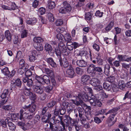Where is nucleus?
<instances>
[{
    "mask_svg": "<svg viewBox=\"0 0 131 131\" xmlns=\"http://www.w3.org/2000/svg\"><path fill=\"white\" fill-rule=\"evenodd\" d=\"M42 70L43 72H45L48 74L50 77L54 76L53 72L52 70H50L48 68L45 67Z\"/></svg>",
    "mask_w": 131,
    "mask_h": 131,
    "instance_id": "bb28decb",
    "label": "nucleus"
},
{
    "mask_svg": "<svg viewBox=\"0 0 131 131\" xmlns=\"http://www.w3.org/2000/svg\"><path fill=\"white\" fill-rule=\"evenodd\" d=\"M53 88V86L49 85L45 87V90L47 92H50L52 90Z\"/></svg>",
    "mask_w": 131,
    "mask_h": 131,
    "instance_id": "864d4df0",
    "label": "nucleus"
},
{
    "mask_svg": "<svg viewBox=\"0 0 131 131\" xmlns=\"http://www.w3.org/2000/svg\"><path fill=\"white\" fill-rule=\"evenodd\" d=\"M64 41L60 42L59 44L58 47L54 42H53L54 44V46L53 47L54 49V52L58 57H60L61 54V51L62 52L65 53L66 51L67 48L66 46L63 43Z\"/></svg>",
    "mask_w": 131,
    "mask_h": 131,
    "instance_id": "f257e3e1",
    "label": "nucleus"
},
{
    "mask_svg": "<svg viewBox=\"0 0 131 131\" xmlns=\"http://www.w3.org/2000/svg\"><path fill=\"white\" fill-rule=\"evenodd\" d=\"M20 23L17 26V28H18L19 30L21 31V38H24L27 36V31L26 29H24L25 26L23 25V20L20 18H19Z\"/></svg>",
    "mask_w": 131,
    "mask_h": 131,
    "instance_id": "423d86ee",
    "label": "nucleus"
},
{
    "mask_svg": "<svg viewBox=\"0 0 131 131\" xmlns=\"http://www.w3.org/2000/svg\"><path fill=\"white\" fill-rule=\"evenodd\" d=\"M89 97V101L91 104L93 106L95 105L98 102V101H97V98L96 96L92 95L90 96Z\"/></svg>",
    "mask_w": 131,
    "mask_h": 131,
    "instance_id": "4be33fe9",
    "label": "nucleus"
},
{
    "mask_svg": "<svg viewBox=\"0 0 131 131\" xmlns=\"http://www.w3.org/2000/svg\"><path fill=\"white\" fill-rule=\"evenodd\" d=\"M70 105L71 106H69V108H68L67 109L69 112H71L72 111L73 108L74 107L75 105H79L80 104V103L78 101H75L72 100L70 102Z\"/></svg>",
    "mask_w": 131,
    "mask_h": 131,
    "instance_id": "2eb2a0df",
    "label": "nucleus"
},
{
    "mask_svg": "<svg viewBox=\"0 0 131 131\" xmlns=\"http://www.w3.org/2000/svg\"><path fill=\"white\" fill-rule=\"evenodd\" d=\"M31 100H35L36 99V94L32 93V92L29 96Z\"/></svg>",
    "mask_w": 131,
    "mask_h": 131,
    "instance_id": "0e129e2a",
    "label": "nucleus"
},
{
    "mask_svg": "<svg viewBox=\"0 0 131 131\" xmlns=\"http://www.w3.org/2000/svg\"><path fill=\"white\" fill-rule=\"evenodd\" d=\"M2 73L5 75L9 76L10 72L7 67H5L2 70Z\"/></svg>",
    "mask_w": 131,
    "mask_h": 131,
    "instance_id": "ea45409f",
    "label": "nucleus"
},
{
    "mask_svg": "<svg viewBox=\"0 0 131 131\" xmlns=\"http://www.w3.org/2000/svg\"><path fill=\"white\" fill-rule=\"evenodd\" d=\"M33 41L36 43H40L42 42L43 41V38L39 37H34L33 39Z\"/></svg>",
    "mask_w": 131,
    "mask_h": 131,
    "instance_id": "473e14b6",
    "label": "nucleus"
},
{
    "mask_svg": "<svg viewBox=\"0 0 131 131\" xmlns=\"http://www.w3.org/2000/svg\"><path fill=\"white\" fill-rule=\"evenodd\" d=\"M63 7L60 8L59 10V12L62 14H65L70 12L71 10L70 5L67 2L63 3Z\"/></svg>",
    "mask_w": 131,
    "mask_h": 131,
    "instance_id": "0eeeda50",
    "label": "nucleus"
},
{
    "mask_svg": "<svg viewBox=\"0 0 131 131\" xmlns=\"http://www.w3.org/2000/svg\"><path fill=\"white\" fill-rule=\"evenodd\" d=\"M76 72L77 74L81 75L83 73V69L77 67L76 69Z\"/></svg>",
    "mask_w": 131,
    "mask_h": 131,
    "instance_id": "4d7b16f0",
    "label": "nucleus"
},
{
    "mask_svg": "<svg viewBox=\"0 0 131 131\" xmlns=\"http://www.w3.org/2000/svg\"><path fill=\"white\" fill-rule=\"evenodd\" d=\"M23 56L22 55L21 52L19 51L17 52V55L16 58L18 59H19L20 58L22 57Z\"/></svg>",
    "mask_w": 131,
    "mask_h": 131,
    "instance_id": "680f3d73",
    "label": "nucleus"
},
{
    "mask_svg": "<svg viewBox=\"0 0 131 131\" xmlns=\"http://www.w3.org/2000/svg\"><path fill=\"white\" fill-rule=\"evenodd\" d=\"M110 66L108 64H106L104 68V72H106L107 74H108L110 72Z\"/></svg>",
    "mask_w": 131,
    "mask_h": 131,
    "instance_id": "8fccbe9b",
    "label": "nucleus"
},
{
    "mask_svg": "<svg viewBox=\"0 0 131 131\" xmlns=\"http://www.w3.org/2000/svg\"><path fill=\"white\" fill-rule=\"evenodd\" d=\"M92 15L91 14L90 12H87L85 14V18L86 20H90Z\"/></svg>",
    "mask_w": 131,
    "mask_h": 131,
    "instance_id": "5fc2aeb1",
    "label": "nucleus"
},
{
    "mask_svg": "<svg viewBox=\"0 0 131 131\" xmlns=\"http://www.w3.org/2000/svg\"><path fill=\"white\" fill-rule=\"evenodd\" d=\"M35 48L36 50L39 51H41L43 49V47L42 45L40 43L37 44L35 46Z\"/></svg>",
    "mask_w": 131,
    "mask_h": 131,
    "instance_id": "79ce46f5",
    "label": "nucleus"
},
{
    "mask_svg": "<svg viewBox=\"0 0 131 131\" xmlns=\"http://www.w3.org/2000/svg\"><path fill=\"white\" fill-rule=\"evenodd\" d=\"M21 81L19 79H17L14 81H12L11 86L13 88H15L17 86L20 87L21 85Z\"/></svg>",
    "mask_w": 131,
    "mask_h": 131,
    "instance_id": "f3484780",
    "label": "nucleus"
},
{
    "mask_svg": "<svg viewBox=\"0 0 131 131\" xmlns=\"http://www.w3.org/2000/svg\"><path fill=\"white\" fill-rule=\"evenodd\" d=\"M90 79V77L88 75H85L82 76L81 78V81L83 84H87V81Z\"/></svg>",
    "mask_w": 131,
    "mask_h": 131,
    "instance_id": "a878e982",
    "label": "nucleus"
},
{
    "mask_svg": "<svg viewBox=\"0 0 131 131\" xmlns=\"http://www.w3.org/2000/svg\"><path fill=\"white\" fill-rule=\"evenodd\" d=\"M103 88L107 91H109L111 89V86L106 83H104L103 84Z\"/></svg>",
    "mask_w": 131,
    "mask_h": 131,
    "instance_id": "de8ad7c7",
    "label": "nucleus"
},
{
    "mask_svg": "<svg viewBox=\"0 0 131 131\" xmlns=\"http://www.w3.org/2000/svg\"><path fill=\"white\" fill-rule=\"evenodd\" d=\"M14 36L15 37L14 39V43L17 44L18 42H19L20 41V39H19V38L20 37V35L17 34H16Z\"/></svg>",
    "mask_w": 131,
    "mask_h": 131,
    "instance_id": "a19ab883",
    "label": "nucleus"
},
{
    "mask_svg": "<svg viewBox=\"0 0 131 131\" xmlns=\"http://www.w3.org/2000/svg\"><path fill=\"white\" fill-rule=\"evenodd\" d=\"M98 71V68L95 67L93 64L90 65L88 67L87 71L89 73H95V71Z\"/></svg>",
    "mask_w": 131,
    "mask_h": 131,
    "instance_id": "dca6fc26",
    "label": "nucleus"
},
{
    "mask_svg": "<svg viewBox=\"0 0 131 131\" xmlns=\"http://www.w3.org/2000/svg\"><path fill=\"white\" fill-rule=\"evenodd\" d=\"M126 36L127 37H131V29L127 30L125 32Z\"/></svg>",
    "mask_w": 131,
    "mask_h": 131,
    "instance_id": "338daca9",
    "label": "nucleus"
},
{
    "mask_svg": "<svg viewBox=\"0 0 131 131\" xmlns=\"http://www.w3.org/2000/svg\"><path fill=\"white\" fill-rule=\"evenodd\" d=\"M117 58L119 61H126L127 57L126 55H119L118 56Z\"/></svg>",
    "mask_w": 131,
    "mask_h": 131,
    "instance_id": "c9c22d12",
    "label": "nucleus"
},
{
    "mask_svg": "<svg viewBox=\"0 0 131 131\" xmlns=\"http://www.w3.org/2000/svg\"><path fill=\"white\" fill-rule=\"evenodd\" d=\"M47 17L50 22H52L54 20L53 15L51 13H49L47 14Z\"/></svg>",
    "mask_w": 131,
    "mask_h": 131,
    "instance_id": "72a5a7b5",
    "label": "nucleus"
},
{
    "mask_svg": "<svg viewBox=\"0 0 131 131\" xmlns=\"http://www.w3.org/2000/svg\"><path fill=\"white\" fill-rule=\"evenodd\" d=\"M5 35L6 38L9 41H11L12 34L10 32L9 30H7L5 31Z\"/></svg>",
    "mask_w": 131,
    "mask_h": 131,
    "instance_id": "c85d7f7f",
    "label": "nucleus"
},
{
    "mask_svg": "<svg viewBox=\"0 0 131 131\" xmlns=\"http://www.w3.org/2000/svg\"><path fill=\"white\" fill-rule=\"evenodd\" d=\"M59 61L60 66L63 68H67L69 66V64L67 60L64 58L62 60L61 58L59 59Z\"/></svg>",
    "mask_w": 131,
    "mask_h": 131,
    "instance_id": "aec40b11",
    "label": "nucleus"
},
{
    "mask_svg": "<svg viewBox=\"0 0 131 131\" xmlns=\"http://www.w3.org/2000/svg\"><path fill=\"white\" fill-rule=\"evenodd\" d=\"M19 67H22L24 69H28V64L25 63V61L23 59L20 60Z\"/></svg>",
    "mask_w": 131,
    "mask_h": 131,
    "instance_id": "7c9ffc66",
    "label": "nucleus"
},
{
    "mask_svg": "<svg viewBox=\"0 0 131 131\" xmlns=\"http://www.w3.org/2000/svg\"><path fill=\"white\" fill-rule=\"evenodd\" d=\"M85 89L86 91H88V93L90 94V95H89L90 96L92 95V89L90 88L88 86L86 87H85Z\"/></svg>",
    "mask_w": 131,
    "mask_h": 131,
    "instance_id": "13d9d810",
    "label": "nucleus"
},
{
    "mask_svg": "<svg viewBox=\"0 0 131 131\" xmlns=\"http://www.w3.org/2000/svg\"><path fill=\"white\" fill-rule=\"evenodd\" d=\"M36 108V105L34 103H31L28 106H25L23 107V108L24 110L28 108L29 111L31 113H33L35 112Z\"/></svg>",
    "mask_w": 131,
    "mask_h": 131,
    "instance_id": "4468645a",
    "label": "nucleus"
},
{
    "mask_svg": "<svg viewBox=\"0 0 131 131\" xmlns=\"http://www.w3.org/2000/svg\"><path fill=\"white\" fill-rule=\"evenodd\" d=\"M69 103L67 102H64L61 105L62 109L60 111V114L61 115H63L65 113L66 109L69 107Z\"/></svg>",
    "mask_w": 131,
    "mask_h": 131,
    "instance_id": "a211bd4d",
    "label": "nucleus"
},
{
    "mask_svg": "<svg viewBox=\"0 0 131 131\" xmlns=\"http://www.w3.org/2000/svg\"><path fill=\"white\" fill-rule=\"evenodd\" d=\"M114 24V22L113 21H112L108 23L107 26L105 28H104L102 30L103 32H105L107 31H108L111 30L113 28Z\"/></svg>",
    "mask_w": 131,
    "mask_h": 131,
    "instance_id": "b1692460",
    "label": "nucleus"
},
{
    "mask_svg": "<svg viewBox=\"0 0 131 131\" xmlns=\"http://www.w3.org/2000/svg\"><path fill=\"white\" fill-rule=\"evenodd\" d=\"M57 38L60 42L65 41V38L61 33H59L57 35Z\"/></svg>",
    "mask_w": 131,
    "mask_h": 131,
    "instance_id": "4c0bfd02",
    "label": "nucleus"
},
{
    "mask_svg": "<svg viewBox=\"0 0 131 131\" xmlns=\"http://www.w3.org/2000/svg\"><path fill=\"white\" fill-rule=\"evenodd\" d=\"M7 102V101L5 100H2L0 103V108H2L3 109L4 107L5 106L4 105Z\"/></svg>",
    "mask_w": 131,
    "mask_h": 131,
    "instance_id": "774afa93",
    "label": "nucleus"
},
{
    "mask_svg": "<svg viewBox=\"0 0 131 131\" xmlns=\"http://www.w3.org/2000/svg\"><path fill=\"white\" fill-rule=\"evenodd\" d=\"M19 117L20 114L19 113L10 114L9 117L6 119V121L8 122V121H10L12 120H15L18 119H19Z\"/></svg>",
    "mask_w": 131,
    "mask_h": 131,
    "instance_id": "ddd939ff",
    "label": "nucleus"
},
{
    "mask_svg": "<svg viewBox=\"0 0 131 131\" xmlns=\"http://www.w3.org/2000/svg\"><path fill=\"white\" fill-rule=\"evenodd\" d=\"M116 108H114L111 110H110L106 114L110 113H113V114H111L110 116L108 117V119L107 120V123L108 125L109 126H111L114 124L116 121V120L114 121H113L114 119V116L116 114V113H115V112L117 111Z\"/></svg>",
    "mask_w": 131,
    "mask_h": 131,
    "instance_id": "20e7f679",
    "label": "nucleus"
},
{
    "mask_svg": "<svg viewBox=\"0 0 131 131\" xmlns=\"http://www.w3.org/2000/svg\"><path fill=\"white\" fill-rule=\"evenodd\" d=\"M90 97L85 94H79L78 96H77L76 97V100L75 101H77L80 103L82 102V101L83 100L85 101H87L89 99Z\"/></svg>",
    "mask_w": 131,
    "mask_h": 131,
    "instance_id": "9b49d317",
    "label": "nucleus"
},
{
    "mask_svg": "<svg viewBox=\"0 0 131 131\" xmlns=\"http://www.w3.org/2000/svg\"><path fill=\"white\" fill-rule=\"evenodd\" d=\"M20 67V68L18 70V73L20 74H23L24 72L27 69H24L22 67Z\"/></svg>",
    "mask_w": 131,
    "mask_h": 131,
    "instance_id": "69168bd1",
    "label": "nucleus"
},
{
    "mask_svg": "<svg viewBox=\"0 0 131 131\" xmlns=\"http://www.w3.org/2000/svg\"><path fill=\"white\" fill-rule=\"evenodd\" d=\"M55 3L53 1L49 2L48 4V7L50 9H52L55 7Z\"/></svg>",
    "mask_w": 131,
    "mask_h": 131,
    "instance_id": "37998d69",
    "label": "nucleus"
},
{
    "mask_svg": "<svg viewBox=\"0 0 131 131\" xmlns=\"http://www.w3.org/2000/svg\"><path fill=\"white\" fill-rule=\"evenodd\" d=\"M8 91L6 89L4 90L1 96V98L2 99H4L6 98L8 94Z\"/></svg>",
    "mask_w": 131,
    "mask_h": 131,
    "instance_id": "49530a36",
    "label": "nucleus"
},
{
    "mask_svg": "<svg viewBox=\"0 0 131 131\" xmlns=\"http://www.w3.org/2000/svg\"><path fill=\"white\" fill-rule=\"evenodd\" d=\"M35 79L37 82L40 84H48L50 82V80L49 77L47 75H44L43 77L37 75L35 77Z\"/></svg>",
    "mask_w": 131,
    "mask_h": 131,
    "instance_id": "7ed1b4c3",
    "label": "nucleus"
},
{
    "mask_svg": "<svg viewBox=\"0 0 131 131\" xmlns=\"http://www.w3.org/2000/svg\"><path fill=\"white\" fill-rule=\"evenodd\" d=\"M37 21V19L33 17L31 18H27L26 19V22L28 24L33 25L36 24Z\"/></svg>",
    "mask_w": 131,
    "mask_h": 131,
    "instance_id": "412c9836",
    "label": "nucleus"
},
{
    "mask_svg": "<svg viewBox=\"0 0 131 131\" xmlns=\"http://www.w3.org/2000/svg\"><path fill=\"white\" fill-rule=\"evenodd\" d=\"M111 87L112 89L114 92H116L119 90L118 87L115 84H112Z\"/></svg>",
    "mask_w": 131,
    "mask_h": 131,
    "instance_id": "c03bdc74",
    "label": "nucleus"
},
{
    "mask_svg": "<svg viewBox=\"0 0 131 131\" xmlns=\"http://www.w3.org/2000/svg\"><path fill=\"white\" fill-rule=\"evenodd\" d=\"M39 1L35 0L32 3V6L35 8H37L39 5Z\"/></svg>",
    "mask_w": 131,
    "mask_h": 131,
    "instance_id": "bf43d9fd",
    "label": "nucleus"
},
{
    "mask_svg": "<svg viewBox=\"0 0 131 131\" xmlns=\"http://www.w3.org/2000/svg\"><path fill=\"white\" fill-rule=\"evenodd\" d=\"M115 77L114 76H110L107 78V80L108 82L112 83L115 81Z\"/></svg>",
    "mask_w": 131,
    "mask_h": 131,
    "instance_id": "603ef678",
    "label": "nucleus"
},
{
    "mask_svg": "<svg viewBox=\"0 0 131 131\" xmlns=\"http://www.w3.org/2000/svg\"><path fill=\"white\" fill-rule=\"evenodd\" d=\"M90 83L94 86V89L98 90V80L95 78H93L90 81Z\"/></svg>",
    "mask_w": 131,
    "mask_h": 131,
    "instance_id": "6ab92c4d",
    "label": "nucleus"
},
{
    "mask_svg": "<svg viewBox=\"0 0 131 131\" xmlns=\"http://www.w3.org/2000/svg\"><path fill=\"white\" fill-rule=\"evenodd\" d=\"M33 89L34 92L39 94L41 99L44 100L46 96L45 94L44 93L43 90L39 86L34 85L33 86Z\"/></svg>",
    "mask_w": 131,
    "mask_h": 131,
    "instance_id": "39448f33",
    "label": "nucleus"
},
{
    "mask_svg": "<svg viewBox=\"0 0 131 131\" xmlns=\"http://www.w3.org/2000/svg\"><path fill=\"white\" fill-rule=\"evenodd\" d=\"M102 86L99 85V91H99V98H100V100L101 101H102L104 98H107L108 97V95L105 93L102 90Z\"/></svg>",
    "mask_w": 131,
    "mask_h": 131,
    "instance_id": "f8f14e48",
    "label": "nucleus"
},
{
    "mask_svg": "<svg viewBox=\"0 0 131 131\" xmlns=\"http://www.w3.org/2000/svg\"><path fill=\"white\" fill-rule=\"evenodd\" d=\"M36 51L35 50L32 51L29 56V59L30 62L34 61L36 59Z\"/></svg>",
    "mask_w": 131,
    "mask_h": 131,
    "instance_id": "5701e85b",
    "label": "nucleus"
},
{
    "mask_svg": "<svg viewBox=\"0 0 131 131\" xmlns=\"http://www.w3.org/2000/svg\"><path fill=\"white\" fill-rule=\"evenodd\" d=\"M39 12L41 15H43L45 14V9L43 7L40 8L39 9Z\"/></svg>",
    "mask_w": 131,
    "mask_h": 131,
    "instance_id": "e2e57ef3",
    "label": "nucleus"
},
{
    "mask_svg": "<svg viewBox=\"0 0 131 131\" xmlns=\"http://www.w3.org/2000/svg\"><path fill=\"white\" fill-rule=\"evenodd\" d=\"M45 49L46 51L51 52L52 50V48L50 45L48 43H46L44 46Z\"/></svg>",
    "mask_w": 131,
    "mask_h": 131,
    "instance_id": "2f4dec72",
    "label": "nucleus"
},
{
    "mask_svg": "<svg viewBox=\"0 0 131 131\" xmlns=\"http://www.w3.org/2000/svg\"><path fill=\"white\" fill-rule=\"evenodd\" d=\"M45 61L47 63L50 65L52 67H56L57 66L56 64L54 62L53 59L51 58H46Z\"/></svg>",
    "mask_w": 131,
    "mask_h": 131,
    "instance_id": "393cba45",
    "label": "nucleus"
},
{
    "mask_svg": "<svg viewBox=\"0 0 131 131\" xmlns=\"http://www.w3.org/2000/svg\"><path fill=\"white\" fill-rule=\"evenodd\" d=\"M24 110H25L23 108L20 111L19 119L20 120L23 121L27 119H30L32 118L33 115L30 114L29 115L26 112L22 114Z\"/></svg>",
    "mask_w": 131,
    "mask_h": 131,
    "instance_id": "1a4fd4ad",
    "label": "nucleus"
},
{
    "mask_svg": "<svg viewBox=\"0 0 131 131\" xmlns=\"http://www.w3.org/2000/svg\"><path fill=\"white\" fill-rule=\"evenodd\" d=\"M7 122L9 129L12 131L16 129L15 125L10 121H8Z\"/></svg>",
    "mask_w": 131,
    "mask_h": 131,
    "instance_id": "e433bc0d",
    "label": "nucleus"
},
{
    "mask_svg": "<svg viewBox=\"0 0 131 131\" xmlns=\"http://www.w3.org/2000/svg\"><path fill=\"white\" fill-rule=\"evenodd\" d=\"M55 24L57 26H60L63 24V21L61 19H57L56 22Z\"/></svg>",
    "mask_w": 131,
    "mask_h": 131,
    "instance_id": "052dcab7",
    "label": "nucleus"
},
{
    "mask_svg": "<svg viewBox=\"0 0 131 131\" xmlns=\"http://www.w3.org/2000/svg\"><path fill=\"white\" fill-rule=\"evenodd\" d=\"M66 73L69 77L70 78L73 77L74 74V72L72 68H71L67 69Z\"/></svg>",
    "mask_w": 131,
    "mask_h": 131,
    "instance_id": "cd10ccee",
    "label": "nucleus"
},
{
    "mask_svg": "<svg viewBox=\"0 0 131 131\" xmlns=\"http://www.w3.org/2000/svg\"><path fill=\"white\" fill-rule=\"evenodd\" d=\"M65 42L66 41L67 42L70 41L71 39V35L68 33H67L65 36Z\"/></svg>",
    "mask_w": 131,
    "mask_h": 131,
    "instance_id": "09e8293b",
    "label": "nucleus"
},
{
    "mask_svg": "<svg viewBox=\"0 0 131 131\" xmlns=\"http://www.w3.org/2000/svg\"><path fill=\"white\" fill-rule=\"evenodd\" d=\"M7 5H3L1 7L3 9L5 10H14L16 8V5L14 2H11L10 1H8L6 3Z\"/></svg>",
    "mask_w": 131,
    "mask_h": 131,
    "instance_id": "6e6552de",
    "label": "nucleus"
},
{
    "mask_svg": "<svg viewBox=\"0 0 131 131\" xmlns=\"http://www.w3.org/2000/svg\"><path fill=\"white\" fill-rule=\"evenodd\" d=\"M12 106L10 105H7L5 106L3 109L6 111H7L12 112L13 110H12Z\"/></svg>",
    "mask_w": 131,
    "mask_h": 131,
    "instance_id": "3c124183",
    "label": "nucleus"
},
{
    "mask_svg": "<svg viewBox=\"0 0 131 131\" xmlns=\"http://www.w3.org/2000/svg\"><path fill=\"white\" fill-rule=\"evenodd\" d=\"M8 122L6 121V120L5 121L4 120L2 119H0V124L2 127H6V123Z\"/></svg>",
    "mask_w": 131,
    "mask_h": 131,
    "instance_id": "6e6d98bb",
    "label": "nucleus"
},
{
    "mask_svg": "<svg viewBox=\"0 0 131 131\" xmlns=\"http://www.w3.org/2000/svg\"><path fill=\"white\" fill-rule=\"evenodd\" d=\"M73 43L70 41H68L67 43V47L68 49L70 50H72L73 48Z\"/></svg>",
    "mask_w": 131,
    "mask_h": 131,
    "instance_id": "58836bf2",
    "label": "nucleus"
},
{
    "mask_svg": "<svg viewBox=\"0 0 131 131\" xmlns=\"http://www.w3.org/2000/svg\"><path fill=\"white\" fill-rule=\"evenodd\" d=\"M31 93L30 89H28L26 87L25 88L24 93L25 95L26 96H29Z\"/></svg>",
    "mask_w": 131,
    "mask_h": 131,
    "instance_id": "a18cd8bd",
    "label": "nucleus"
},
{
    "mask_svg": "<svg viewBox=\"0 0 131 131\" xmlns=\"http://www.w3.org/2000/svg\"><path fill=\"white\" fill-rule=\"evenodd\" d=\"M76 63L78 66L81 67H85L87 65L86 62L83 60H78Z\"/></svg>",
    "mask_w": 131,
    "mask_h": 131,
    "instance_id": "c756f323",
    "label": "nucleus"
},
{
    "mask_svg": "<svg viewBox=\"0 0 131 131\" xmlns=\"http://www.w3.org/2000/svg\"><path fill=\"white\" fill-rule=\"evenodd\" d=\"M118 86L121 90L123 89L125 86V84L124 82L122 80H119L118 83Z\"/></svg>",
    "mask_w": 131,
    "mask_h": 131,
    "instance_id": "f704fd0d",
    "label": "nucleus"
},
{
    "mask_svg": "<svg viewBox=\"0 0 131 131\" xmlns=\"http://www.w3.org/2000/svg\"><path fill=\"white\" fill-rule=\"evenodd\" d=\"M51 115L48 113H47L45 115L43 116L42 118V121L45 123H48L49 124L50 128L52 129V131H62V127H59L58 128L57 126L53 127L52 124L49 122V119L51 117Z\"/></svg>",
    "mask_w": 131,
    "mask_h": 131,
    "instance_id": "f03ea898",
    "label": "nucleus"
},
{
    "mask_svg": "<svg viewBox=\"0 0 131 131\" xmlns=\"http://www.w3.org/2000/svg\"><path fill=\"white\" fill-rule=\"evenodd\" d=\"M64 121L66 122L67 125L70 124L72 125H75L76 121L72 119L69 116L66 115L64 117Z\"/></svg>",
    "mask_w": 131,
    "mask_h": 131,
    "instance_id": "9d476101",
    "label": "nucleus"
}]
</instances>
